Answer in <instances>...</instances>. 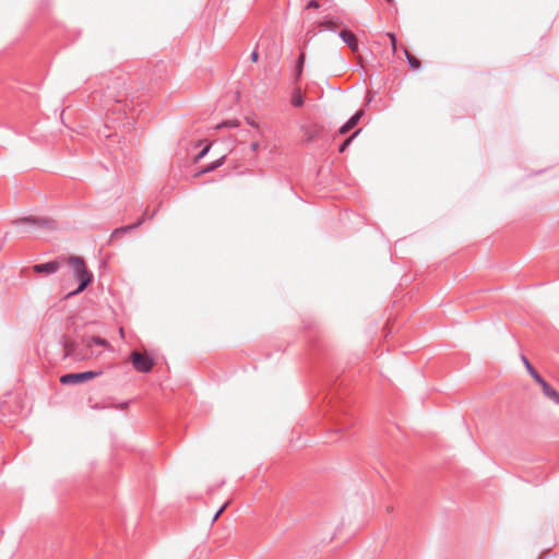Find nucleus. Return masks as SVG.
<instances>
[{
    "label": "nucleus",
    "instance_id": "f257e3e1",
    "mask_svg": "<svg viewBox=\"0 0 559 559\" xmlns=\"http://www.w3.org/2000/svg\"><path fill=\"white\" fill-rule=\"evenodd\" d=\"M105 80V87H103L105 106H108L111 103L123 104L130 96L132 99L134 98L133 87L126 86L124 75L108 76Z\"/></svg>",
    "mask_w": 559,
    "mask_h": 559
},
{
    "label": "nucleus",
    "instance_id": "f03ea898",
    "mask_svg": "<svg viewBox=\"0 0 559 559\" xmlns=\"http://www.w3.org/2000/svg\"><path fill=\"white\" fill-rule=\"evenodd\" d=\"M68 263L72 266L75 277L79 281V286L75 290L70 292L66 298L75 296L85 290L93 281V274L87 270L85 261L81 257H70Z\"/></svg>",
    "mask_w": 559,
    "mask_h": 559
},
{
    "label": "nucleus",
    "instance_id": "7ed1b4c3",
    "mask_svg": "<svg viewBox=\"0 0 559 559\" xmlns=\"http://www.w3.org/2000/svg\"><path fill=\"white\" fill-rule=\"evenodd\" d=\"M521 359L527 370V372L532 376V378L540 385L544 395L551 400L555 404L559 405V392L552 388L533 367L525 355L521 356Z\"/></svg>",
    "mask_w": 559,
    "mask_h": 559
},
{
    "label": "nucleus",
    "instance_id": "20e7f679",
    "mask_svg": "<svg viewBox=\"0 0 559 559\" xmlns=\"http://www.w3.org/2000/svg\"><path fill=\"white\" fill-rule=\"evenodd\" d=\"M15 226L27 225L34 230L52 231L58 228L57 222L46 216H24L12 222Z\"/></svg>",
    "mask_w": 559,
    "mask_h": 559
},
{
    "label": "nucleus",
    "instance_id": "39448f33",
    "mask_svg": "<svg viewBox=\"0 0 559 559\" xmlns=\"http://www.w3.org/2000/svg\"><path fill=\"white\" fill-rule=\"evenodd\" d=\"M103 374V370H87L82 372L64 373L60 377L59 381L63 385H73L87 382Z\"/></svg>",
    "mask_w": 559,
    "mask_h": 559
},
{
    "label": "nucleus",
    "instance_id": "423d86ee",
    "mask_svg": "<svg viewBox=\"0 0 559 559\" xmlns=\"http://www.w3.org/2000/svg\"><path fill=\"white\" fill-rule=\"evenodd\" d=\"M131 361L133 368L142 373H147L154 366V359L147 353L132 352Z\"/></svg>",
    "mask_w": 559,
    "mask_h": 559
},
{
    "label": "nucleus",
    "instance_id": "0eeeda50",
    "mask_svg": "<svg viewBox=\"0 0 559 559\" xmlns=\"http://www.w3.org/2000/svg\"><path fill=\"white\" fill-rule=\"evenodd\" d=\"M156 212H153L152 214H148L147 212H144V214L136 219L133 224L121 226L119 228H116L111 235H110V241H115L116 239L121 238L126 234L139 228L145 219H152L154 217Z\"/></svg>",
    "mask_w": 559,
    "mask_h": 559
},
{
    "label": "nucleus",
    "instance_id": "6e6552de",
    "mask_svg": "<svg viewBox=\"0 0 559 559\" xmlns=\"http://www.w3.org/2000/svg\"><path fill=\"white\" fill-rule=\"evenodd\" d=\"M61 344L64 348V357H71L74 359H82L85 357V355L79 353V344L76 341H70L66 338L64 336L61 337Z\"/></svg>",
    "mask_w": 559,
    "mask_h": 559
},
{
    "label": "nucleus",
    "instance_id": "1a4fd4ad",
    "mask_svg": "<svg viewBox=\"0 0 559 559\" xmlns=\"http://www.w3.org/2000/svg\"><path fill=\"white\" fill-rule=\"evenodd\" d=\"M338 37L350 48L353 52L359 50V39L350 29H342Z\"/></svg>",
    "mask_w": 559,
    "mask_h": 559
},
{
    "label": "nucleus",
    "instance_id": "9d476101",
    "mask_svg": "<svg viewBox=\"0 0 559 559\" xmlns=\"http://www.w3.org/2000/svg\"><path fill=\"white\" fill-rule=\"evenodd\" d=\"M60 269L58 260L48 261L45 263L34 264L33 271L36 273L53 274Z\"/></svg>",
    "mask_w": 559,
    "mask_h": 559
},
{
    "label": "nucleus",
    "instance_id": "9b49d317",
    "mask_svg": "<svg viewBox=\"0 0 559 559\" xmlns=\"http://www.w3.org/2000/svg\"><path fill=\"white\" fill-rule=\"evenodd\" d=\"M364 110H358L356 111L345 123H343L337 133L338 134H346L347 132H349L352 129H354L358 123H359V120L361 119V117L364 116Z\"/></svg>",
    "mask_w": 559,
    "mask_h": 559
},
{
    "label": "nucleus",
    "instance_id": "f8f14e48",
    "mask_svg": "<svg viewBox=\"0 0 559 559\" xmlns=\"http://www.w3.org/2000/svg\"><path fill=\"white\" fill-rule=\"evenodd\" d=\"M345 416H347L345 411H334L331 415L332 419L335 421V432H341L353 424L350 419L343 421L342 418Z\"/></svg>",
    "mask_w": 559,
    "mask_h": 559
},
{
    "label": "nucleus",
    "instance_id": "ddd939ff",
    "mask_svg": "<svg viewBox=\"0 0 559 559\" xmlns=\"http://www.w3.org/2000/svg\"><path fill=\"white\" fill-rule=\"evenodd\" d=\"M302 130H304V134H305L306 141L307 142H312L316 139H319L321 136L322 131H323V127L319 126V124H316L313 127H304Z\"/></svg>",
    "mask_w": 559,
    "mask_h": 559
},
{
    "label": "nucleus",
    "instance_id": "4468645a",
    "mask_svg": "<svg viewBox=\"0 0 559 559\" xmlns=\"http://www.w3.org/2000/svg\"><path fill=\"white\" fill-rule=\"evenodd\" d=\"M226 156L223 155L219 158L215 159L214 162L210 163L205 167H203L201 170H199L195 176L204 175L207 173H212L216 170L218 167L223 166L225 164Z\"/></svg>",
    "mask_w": 559,
    "mask_h": 559
},
{
    "label": "nucleus",
    "instance_id": "2eb2a0df",
    "mask_svg": "<svg viewBox=\"0 0 559 559\" xmlns=\"http://www.w3.org/2000/svg\"><path fill=\"white\" fill-rule=\"evenodd\" d=\"M340 24V19L337 16H325L321 22V25L330 32L335 33L337 31Z\"/></svg>",
    "mask_w": 559,
    "mask_h": 559
},
{
    "label": "nucleus",
    "instance_id": "dca6fc26",
    "mask_svg": "<svg viewBox=\"0 0 559 559\" xmlns=\"http://www.w3.org/2000/svg\"><path fill=\"white\" fill-rule=\"evenodd\" d=\"M305 64V53L301 52L296 61L295 70H294V83L299 82L302 75Z\"/></svg>",
    "mask_w": 559,
    "mask_h": 559
},
{
    "label": "nucleus",
    "instance_id": "f3484780",
    "mask_svg": "<svg viewBox=\"0 0 559 559\" xmlns=\"http://www.w3.org/2000/svg\"><path fill=\"white\" fill-rule=\"evenodd\" d=\"M290 102L294 107H301L305 104V98L299 86L293 91Z\"/></svg>",
    "mask_w": 559,
    "mask_h": 559
},
{
    "label": "nucleus",
    "instance_id": "a211bd4d",
    "mask_svg": "<svg viewBox=\"0 0 559 559\" xmlns=\"http://www.w3.org/2000/svg\"><path fill=\"white\" fill-rule=\"evenodd\" d=\"M85 344L87 347H92L93 345H98V346H108L109 345V343L106 338L97 336V335L86 338Z\"/></svg>",
    "mask_w": 559,
    "mask_h": 559
},
{
    "label": "nucleus",
    "instance_id": "6ab92c4d",
    "mask_svg": "<svg viewBox=\"0 0 559 559\" xmlns=\"http://www.w3.org/2000/svg\"><path fill=\"white\" fill-rule=\"evenodd\" d=\"M361 129L354 131L348 138H346L338 146V152L344 153L350 145L353 140L360 133Z\"/></svg>",
    "mask_w": 559,
    "mask_h": 559
},
{
    "label": "nucleus",
    "instance_id": "aec40b11",
    "mask_svg": "<svg viewBox=\"0 0 559 559\" xmlns=\"http://www.w3.org/2000/svg\"><path fill=\"white\" fill-rule=\"evenodd\" d=\"M405 55L407 58V62L412 69L419 70L421 68V62L416 57H414L407 50H405Z\"/></svg>",
    "mask_w": 559,
    "mask_h": 559
},
{
    "label": "nucleus",
    "instance_id": "412c9836",
    "mask_svg": "<svg viewBox=\"0 0 559 559\" xmlns=\"http://www.w3.org/2000/svg\"><path fill=\"white\" fill-rule=\"evenodd\" d=\"M235 127H238V121L235 120V119H231V120H225L221 123H218L216 126V129H222V128H235Z\"/></svg>",
    "mask_w": 559,
    "mask_h": 559
},
{
    "label": "nucleus",
    "instance_id": "4be33fe9",
    "mask_svg": "<svg viewBox=\"0 0 559 559\" xmlns=\"http://www.w3.org/2000/svg\"><path fill=\"white\" fill-rule=\"evenodd\" d=\"M211 148V144H207L205 145L194 157V163H198L199 160H201L202 158L205 157V155L209 153Z\"/></svg>",
    "mask_w": 559,
    "mask_h": 559
},
{
    "label": "nucleus",
    "instance_id": "5701e85b",
    "mask_svg": "<svg viewBox=\"0 0 559 559\" xmlns=\"http://www.w3.org/2000/svg\"><path fill=\"white\" fill-rule=\"evenodd\" d=\"M319 8H320V2L318 0H310L306 5V9H319Z\"/></svg>",
    "mask_w": 559,
    "mask_h": 559
},
{
    "label": "nucleus",
    "instance_id": "b1692460",
    "mask_svg": "<svg viewBox=\"0 0 559 559\" xmlns=\"http://www.w3.org/2000/svg\"><path fill=\"white\" fill-rule=\"evenodd\" d=\"M250 60H251L252 62H257V61L259 60V53H258V51H257V50H253V51L251 52V55H250Z\"/></svg>",
    "mask_w": 559,
    "mask_h": 559
},
{
    "label": "nucleus",
    "instance_id": "393cba45",
    "mask_svg": "<svg viewBox=\"0 0 559 559\" xmlns=\"http://www.w3.org/2000/svg\"><path fill=\"white\" fill-rule=\"evenodd\" d=\"M258 147H259V144L257 142L251 143L252 151L258 150Z\"/></svg>",
    "mask_w": 559,
    "mask_h": 559
},
{
    "label": "nucleus",
    "instance_id": "a878e982",
    "mask_svg": "<svg viewBox=\"0 0 559 559\" xmlns=\"http://www.w3.org/2000/svg\"><path fill=\"white\" fill-rule=\"evenodd\" d=\"M391 36V40H392V45L393 47L395 46V41H396V37L394 34L390 35Z\"/></svg>",
    "mask_w": 559,
    "mask_h": 559
},
{
    "label": "nucleus",
    "instance_id": "bb28decb",
    "mask_svg": "<svg viewBox=\"0 0 559 559\" xmlns=\"http://www.w3.org/2000/svg\"><path fill=\"white\" fill-rule=\"evenodd\" d=\"M128 404H129L128 402H123V403H121V404H120L121 409L127 408V407H128Z\"/></svg>",
    "mask_w": 559,
    "mask_h": 559
},
{
    "label": "nucleus",
    "instance_id": "cd10ccee",
    "mask_svg": "<svg viewBox=\"0 0 559 559\" xmlns=\"http://www.w3.org/2000/svg\"><path fill=\"white\" fill-rule=\"evenodd\" d=\"M223 509H224V507H222V508L216 512V514H215V516H214V520H215V519H217V518L219 516V514H221V512L223 511Z\"/></svg>",
    "mask_w": 559,
    "mask_h": 559
},
{
    "label": "nucleus",
    "instance_id": "c85d7f7f",
    "mask_svg": "<svg viewBox=\"0 0 559 559\" xmlns=\"http://www.w3.org/2000/svg\"><path fill=\"white\" fill-rule=\"evenodd\" d=\"M93 408H95V409H102V408H105V406H100L99 404H95V405L93 406Z\"/></svg>",
    "mask_w": 559,
    "mask_h": 559
},
{
    "label": "nucleus",
    "instance_id": "c756f323",
    "mask_svg": "<svg viewBox=\"0 0 559 559\" xmlns=\"http://www.w3.org/2000/svg\"><path fill=\"white\" fill-rule=\"evenodd\" d=\"M386 2L391 3L393 0H385Z\"/></svg>",
    "mask_w": 559,
    "mask_h": 559
}]
</instances>
